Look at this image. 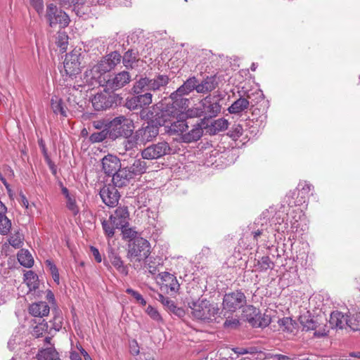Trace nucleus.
Wrapping results in <instances>:
<instances>
[{"label": "nucleus", "instance_id": "1", "mask_svg": "<svg viewBox=\"0 0 360 360\" xmlns=\"http://www.w3.org/2000/svg\"><path fill=\"white\" fill-rule=\"evenodd\" d=\"M192 317L196 320L210 323L216 320L219 313L217 304L207 299H198L188 303Z\"/></svg>", "mask_w": 360, "mask_h": 360}, {"label": "nucleus", "instance_id": "2", "mask_svg": "<svg viewBox=\"0 0 360 360\" xmlns=\"http://www.w3.org/2000/svg\"><path fill=\"white\" fill-rule=\"evenodd\" d=\"M169 82V78L166 75L158 74L153 78L146 76L141 77L136 80L131 88L133 93H141L142 91L155 92L161 91L167 86Z\"/></svg>", "mask_w": 360, "mask_h": 360}, {"label": "nucleus", "instance_id": "3", "mask_svg": "<svg viewBox=\"0 0 360 360\" xmlns=\"http://www.w3.org/2000/svg\"><path fill=\"white\" fill-rule=\"evenodd\" d=\"M108 130L109 139L115 141L120 137H125L131 136L132 134L133 122L124 116L121 115L113 118L108 122Z\"/></svg>", "mask_w": 360, "mask_h": 360}, {"label": "nucleus", "instance_id": "4", "mask_svg": "<svg viewBox=\"0 0 360 360\" xmlns=\"http://www.w3.org/2000/svg\"><path fill=\"white\" fill-rule=\"evenodd\" d=\"M131 81L130 72L125 70L117 73L110 74L108 77H101L99 85L105 88L106 91L114 92L120 90Z\"/></svg>", "mask_w": 360, "mask_h": 360}, {"label": "nucleus", "instance_id": "5", "mask_svg": "<svg viewBox=\"0 0 360 360\" xmlns=\"http://www.w3.org/2000/svg\"><path fill=\"white\" fill-rule=\"evenodd\" d=\"M299 321L302 326V330L307 332L314 330V335L316 338L324 337L329 333L328 326L321 322L318 316H311L309 311L301 315L299 318Z\"/></svg>", "mask_w": 360, "mask_h": 360}, {"label": "nucleus", "instance_id": "6", "mask_svg": "<svg viewBox=\"0 0 360 360\" xmlns=\"http://www.w3.org/2000/svg\"><path fill=\"white\" fill-rule=\"evenodd\" d=\"M127 248V257L131 262L134 258H137L139 262L146 259L150 254V243L142 237L130 241Z\"/></svg>", "mask_w": 360, "mask_h": 360}, {"label": "nucleus", "instance_id": "7", "mask_svg": "<svg viewBox=\"0 0 360 360\" xmlns=\"http://www.w3.org/2000/svg\"><path fill=\"white\" fill-rule=\"evenodd\" d=\"M122 98L120 95L113 94L111 91H106L96 94L91 99L92 105L95 110H105L117 105Z\"/></svg>", "mask_w": 360, "mask_h": 360}, {"label": "nucleus", "instance_id": "8", "mask_svg": "<svg viewBox=\"0 0 360 360\" xmlns=\"http://www.w3.org/2000/svg\"><path fill=\"white\" fill-rule=\"evenodd\" d=\"M223 98V95L220 92L217 91L212 95L209 94L200 101V105L202 108L203 111H205V115L208 118L214 117L220 113L221 110L220 101Z\"/></svg>", "mask_w": 360, "mask_h": 360}, {"label": "nucleus", "instance_id": "9", "mask_svg": "<svg viewBox=\"0 0 360 360\" xmlns=\"http://www.w3.org/2000/svg\"><path fill=\"white\" fill-rule=\"evenodd\" d=\"M160 124L154 123V121L148 122L137 129L135 132V139L139 141V146H144L147 143L153 141L159 134V128L161 127Z\"/></svg>", "mask_w": 360, "mask_h": 360}, {"label": "nucleus", "instance_id": "10", "mask_svg": "<svg viewBox=\"0 0 360 360\" xmlns=\"http://www.w3.org/2000/svg\"><path fill=\"white\" fill-rule=\"evenodd\" d=\"M247 300L241 290H235L226 293L223 298L224 309L229 311H236L246 305Z\"/></svg>", "mask_w": 360, "mask_h": 360}, {"label": "nucleus", "instance_id": "11", "mask_svg": "<svg viewBox=\"0 0 360 360\" xmlns=\"http://www.w3.org/2000/svg\"><path fill=\"white\" fill-rule=\"evenodd\" d=\"M171 147L166 141H160L152 144L141 150V157L146 160H156L160 158L171 152Z\"/></svg>", "mask_w": 360, "mask_h": 360}, {"label": "nucleus", "instance_id": "12", "mask_svg": "<svg viewBox=\"0 0 360 360\" xmlns=\"http://www.w3.org/2000/svg\"><path fill=\"white\" fill-rule=\"evenodd\" d=\"M46 17L51 27L58 25L59 28H63L70 22L69 16L53 4H49L46 8Z\"/></svg>", "mask_w": 360, "mask_h": 360}, {"label": "nucleus", "instance_id": "13", "mask_svg": "<svg viewBox=\"0 0 360 360\" xmlns=\"http://www.w3.org/2000/svg\"><path fill=\"white\" fill-rule=\"evenodd\" d=\"M63 67L67 75L72 77L81 72V54L79 51L74 50L66 54Z\"/></svg>", "mask_w": 360, "mask_h": 360}, {"label": "nucleus", "instance_id": "14", "mask_svg": "<svg viewBox=\"0 0 360 360\" xmlns=\"http://www.w3.org/2000/svg\"><path fill=\"white\" fill-rule=\"evenodd\" d=\"M46 300L51 304V307L46 305V316L49 313L50 309H51L53 314V323L50 321L51 323L50 330L53 329L55 331H58L62 327L63 318L61 316V311L57 307L54 295L51 290H46Z\"/></svg>", "mask_w": 360, "mask_h": 360}, {"label": "nucleus", "instance_id": "15", "mask_svg": "<svg viewBox=\"0 0 360 360\" xmlns=\"http://www.w3.org/2000/svg\"><path fill=\"white\" fill-rule=\"evenodd\" d=\"M243 311L244 319L255 328H264L271 323V316H264L262 321L257 322L255 317L258 316V309L252 305H245Z\"/></svg>", "mask_w": 360, "mask_h": 360}, {"label": "nucleus", "instance_id": "16", "mask_svg": "<svg viewBox=\"0 0 360 360\" xmlns=\"http://www.w3.org/2000/svg\"><path fill=\"white\" fill-rule=\"evenodd\" d=\"M189 125L192 127V129L188 132L186 131L181 136V139L184 143L195 142L202 137L203 128H205L207 126L206 117L201 119L195 124L190 122Z\"/></svg>", "mask_w": 360, "mask_h": 360}, {"label": "nucleus", "instance_id": "17", "mask_svg": "<svg viewBox=\"0 0 360 360\" xmlns=\"http://www.w3.org/2000/svg\"><path fill=\"white\" fill-rule=\"evenodd\" d=\"M99 195L103 202L108 207H114L118 204L120 198L117 189L112 185L104 186L100 191Z\"/></svg>", "mask_w": 360, "mask_h": 360}, {"label": "nucleus", "instance_id": "18", "mask_svg": "<svg viewBox=\"0 0 360 360\" xmlns=\"http://www.w3.org/2000/svg\"><path fill=\"white\" fill-rule=\"evenodd\" d=\"M106 254L108 259L111 262L112 265L121 274L124 275L128 274V268L124 264V262L119 254V250L115 249L108 243Z\"/></svg>", "mask_w": 360, "mask_h": 360}, {"label": "nucleus", "instance_id": "19", "mask_svg": "<svg viewBox=\"0 0 360 360\" xmlns=\"http://www.w3.org/2000/svg\"><path fill=\"white\" fill-rule=\"evenodd\" d=\"M190 121L186 119H180V114L177 116V121L170 124V125H165V133L169 135H183L189 127Z\"/></svg>", "mask_w": 360, "mask_h": 360}, {"label": "nucleus", "instance_id": "20", "mask_svg": "<svg viewBox=\"0 0 360 360\" xmlns=\"http://www.w3.org/2000/svg\"><path fill=\"white\" fill-rule=\"evenodd\" d=\"M101 162L104 173L108 176H112L122 167L120 160L116 155L111 154L105 155Z\"/></svg>", "mask_w": 360, "mask_h": 360}, {"label": "nucleus", "instance_id": "21", "mask_svg": "<svg viewBox=\"0 0 360 360\" xmlns=\"http://www.w3.org/2000/svg\"><path fill=\"white\" fill-rule=\"evenodd\" d=\"M110 218L117 229L129 226V213L127 207H118Z\"/></svg>", "mask_w": 360, "mask_h": 360}, {"label": "nucleus", "instance_id": "22", "mask_svg": "<svg viewBox=\"0 0 360 360\" xmlns=\"http://www.w3.org/2000/svg\"><path fill=\"white\" fill-rule=\"evenodd\" d=\"M218 86L215 75L207 76L200 82L197 79L196 92L198 94H208L214 90Z\"/></svg>", "mask_w": 360, "mask_h": 360}, {"label": "nucleus", "instance_id": "23", "mask_svg": "<svg viewBox=\"0 0 360 360\" xmlns=\"http://www.w3.org/2000/svg\"><path fill=\"white\" fill-rule=\"evenodd\" d=\"M112 186L115 188H122L127 186L131 178V174H129L125 167H120L117 172L112 175Z\"/></svg>", "mask_w": 360, "mask_h": 360}, {"label": "nucleus", "instance_id": "24", "mask_svg": "<svg viewBox=\"0 0 360 360\" xmlns=\"http://www.w3.org/2000/svg\"><path fill=\"white\" fill-rule=\"evenodd\" d=\"M139 51L136 49H130L122 56L121 61L127 70L136 68L139 66Z\"/></svg>", "mask_w": 360, "mask_h": 360}, {"label": "nucleus", "instance_id": "25", "mask_svg": "<svg viewBox=\"0 0 360 360\" xmlns=\"http://www.w3.org/2000/svg\"><path fill=\"white\" fill-rule=\"evenodd\" d=\"M197 78L195 76L188 77L182 85L172 93V97L176 98L179 96H187L193 91H196Z\"/></svg>", "mask_w": 360, "mask_h": 360}, {"label": "nucleus", "instance_id": "26", "mask_svg": "<svg viewBox=\"0 0 360 360\" xmlns=\"http://www.w3.org/2000/svg\"><path fill=\"white\" fill-rule=\"evenodd\" d=\"M112 70V69L110 68V66L102 58V59L92 68L91 72L92 77L97 79L98 82L99 83L100 77H108V75H110V74L107 73L110 72Z\"/></svg>", "mask_w": 360, "mask_h": 360}, {"label": "nucleus", "instance_id": "27", "mask_svg": "<svg viewBox=\"0 0 360 360\" xmlns=\"http://www.w3.org/2000/svg\"><path fill=\"white\" fill-rule=\"evenodd\" d=\"M51 108L56 115L68 116V107L61 98L53 96L51 100Z\"/></svg>", "mask_w": 360, "mask_h": 360}, {"label": "nucleus", "instance_id": "28", "mask_svg": "<svg viewBox=\"0 0 360 360\" xmlns=\"http://www.w3.org/2000/svg\"><path fill=\"white\" fill-rule=\"evenodd\" d=\"M349 317L345 316L342 312L333 311L330 314L329 328L342 329L345 325L347 326V320Z\"/></svg>", "mask_w": 360, "mask_h": 360}, {"label": "nucleus", "instance_id": "29", "mask_svg": "<svg viewBox=\"0 0 360 360\" xmlns=\"http://www.w3.org/2000/svg\"><path fill=\"white\" fill-rule=\"evenodd\" d=\"M249 98H250V95H248L247 98L240 97L237 99L230 107H229L228 111L229 113L239 114L247 110L250 104Z\"/></svg>", "mask_w": 360, "mask_h": 360}, {"label": "nucleus", "instance_id": "30", "mask_svg": "<svg viewBox=\"0 0 360 360\" xmlns=\"http://www.w3.org/2000/svg\"><path fill=\"white\" fill-rule=\"evenodd\" d=\"M125 167L127 168L129 174H131L132 179H134L136 176H139L145 173L147 169L146 162L141 159L135 160L132 165Z\"/></svg>", "mask_w": 360, "mask_h": 360}, {"label": "nucleus", "instance_id": "31", "mask_svg": "<svg viewBox=\"0 0 360 360\" xmlns=\"http://www.w3.org/2000/svg\"><path fill=\"white\" fill-rule=\"evenodd\" d=\"M29 311L34 317V320L44 321L45 302H39L33 303L30 306Z\"/></svg>", "mask_w": 360, "mask_h": 360}, {"label": "nucleus", "instance_id": "32", "mask_svg": "<svg viewBox=\"0 0 360 360\" xmlns=\"http://www.w3.org/2000/svg\"><path fill=\"white\" fill-rule=\"evenodd\" d=\"M160 278L166 283V285L172 291H177L179 288V284L176 278L169 272H162L159 274Z\"/></svg>", "mask_w": 360, "mask_h": 360}, {"label": "nucleus", "instance_id": "33", "mask_svg": "<svg viewBox=\"0 0 360 360\" xmlns=\"http://www.w3.org/2000/svg\"><path fill=\"white\" fill-rule=\"evenodd\" d=\"M18 259L22 266L27 268L31 267L34 264V259L27 250H20L18 253Z\"/></svg>", "mask_w": 360, "mask_h": 360}, {"label": "nucleus", "instance_id": "34", "mask_svg": "<svg viewBox=\"0 0 360 360\" xmlns=\"http://www.w3.org/2000/svg\"><path fill=\"white\" fill-rule=\"evenodd\" d=\"M138 101L140 108L148 106L153 102V94L148 91H142L141 93H134Z\"/></svg>", "mask_w": 360, "mask_h": 360}, {"label": "nucleus", "instance_id": "35", "mask_svg": "<svg viewBox=\"0 0 360 360\" xmlns=\"http://www.w3.org/2000/svg\"><path fill=\"white\" fill-rule=\"evenodd\" d=\"M101 225L103 233L106 238L108 239L112 238L115 235V229H117L116 228L115 224L112 223V221L110 219V218L109 217L108 219H102Z\"/></svg>", "mask_w": 360, "mask_h": 360}, {"label": "nucleus", "instance_id": "36", "mask_svg": "<svg viewBox=\"0 0 360 360\" xmlns=\"http://www.w3.org/2000/svg\"><path fill=\"white\" fill-rule=\"evenodd\" d=\"M79 87H81V86H78V87L74 86L68 89L67 92L69 96L67 98V102L70 106L75 107L76 105L79 104L77 97L78 96H80L82 93V91L79 89Z\"/></svg>", "mask_w": 360, "mask_h": 360}, {"label": "nucleus", "instance_id": "37", "mask_svg": "<svg viewBox=\"0 0 360 360\" xmlns=\"http://www.w3.org/2000/svg\"><path fill=\"white\" fill-rule=\"evenodd\" d=\"M103 58L113 70L118 64L120 63L122 55L118 51H114L103 57Z\"/></svg>", "mask_w": 360, "mask_h": 360}, {"label": "nucleus", "instance_id": "38", "mask_svg": "<svg viewBox=\"0 0 360 360\" xmlns=\"http://www.w3.org/2000/svg\"><path fill=\"white\" fill-rule=\"evenodd\" d=\"M56 44H57L58 47L60 48V51L62 53L67 51L68 45V36L65 32L59 30L57 32V36L56 37Z\"/></svg>", "mask_w": 360, "mask_h": 360}, {"label": "nucleus", "instance_id": "39", "mask_svg": "<svg viewBox=\"0 0 360 360\" xmlns=\"http://www.w3.org/2000/svg\"><path fill=\"white\" fill-rule=\"evenodd\" d=\"M229 127V122L224 118H219L214 120L210 127V131L213 134H217L226 130Z\"/></svg>", "mask_w": 360, "mask_h": 360}, {"label": "nucleus", "instance_id": "40", "mask_svg": "<svg viewBox=\"0 0 360 360\" xmlns=\"http://www.w3.org/2000/svg\"><path fill=\"white\" fill-rule=\"evenodd\" d=\"M255 265L258 266L259 271H266L268 269H273L274 267V263L269 256L262 257L257 260Z\"/></svg>", "mask_w": 360, "mask_h": 360}, {"label": "nucleus", "instance_id": "41", "mask_svg": "<svg viewBox=\"0 0 360 360\" xmlns=\"http://www.w3.org/2000/svg\"><path fill=\"white\" fill-rule=\"evenodd\" d=\"M107 139H109V136L108 130L105 129L92 133L89 137V141L91 143H96L103 142Z\"/></svg>", "mask_w": 360, "mask_h": 360}, {"label": "nucleus", "instance_id": "42", "mask_svg": "<svg viewBox=\"0 0 360 360\" xmlns=\"http://www.w3.org/2000/svg\"><path fill=\"white\" fill-rule=\"evenodd\" d=\"M46 360H60L53 344L51 342V338L48 337H46Z\"/></svg>", "mask_w": 360, "mask_h": 360}, {"label": "nucleus", "instance_id": "43", "mask_svg": "<svg viewBox=\"0 0 360 360\" xmlns=\"http://www.w3.org/2000/svg\"><path fill=\"white\" fill-rule=\"evenodd\" d=\"M11 229V222L6 216V213L0 212V233L6 235Z\"/></svg>", "mask_w": 360, "mask_h": 360}, {"label": "nucleus", "instance_id": "44", "mask_svg": "<svg viewBox=\"0 0 360 360\" xmlns=\"http://www.w3.org/2000/svg\"><path fill=\"white\" fill-rule=\"evenodd\" d=\"M202 108L189 109L185 113H180V119L185 118L188 120L189 118L200 117L205 114Z\"/></svg>", "mask_w": 360, "mask_h": 360}, {"label": "nucleus", "instance_id": "45", "mask_svg": "<svg viewBox=\"0 0 360 360\" xmlns=\"http://www.w3.org/2000/svg\"><path fill=\"white\" fill-rule=\"evenodd\" d=\"M122 230V239L125 240L133 241L135 238H139L138 232L132 228L124 226L120 229Z\"/></svg>", "mask_w": 360, "mask_h": 360}, {"label": "nucleus", "instance_id": "46", "mask_svg": "<svg viewBox=\"0 0 360 360\" xmlns=\"http://www.w3.org/2000/svg\"><path fill=\"white\" fill-rule=\"evenodd\" d=\"M347 326L353 331H360V313L349 316Z\"/></svg>", "mask_w": 360, "mask_h": 360}, {"label": "nucleus", "instance_id": "47", "mask_svg": "<svg viewBox=\"0 0 360 360\" xmlns=\"http://www.w3.org/2000/svg\"><path fill=\"white\" fill-rule=\"evenodd\" d=\"M37 278L32 271H28L24 274V281L29 287L30 290L35 289L37 286Z\"/></svg>", "mask_w": 360, "mask_h": 360}, {"label": "nucleus", "instance_id": "48", "mask_svg": "<svg viewBox=\"0 0 360 360\" xmlns=\"http://www.w3.org/2000/svg\"><path fill=\"white\" fill-rule=\"evenodd\" d=\"M46 267H49L53 281L58 285L60 283V276L58 269L56 264L51 261L46 259Z\"/></svg>", "mask_w": 360, "mask_h": 360}, {"label": "nucleus", "instance_id": "49", "mask_svg": "<svg viewBox=\"0 0 360 360\" xmlns=\"http://www.w3.org/2000/svg\"><path fill=\"white\" fill-rule=\"evenodd\" d=\"M66 207L74 216H76L79 213V208L77 205L76 200L74 195H72L66 198Z\"/></svg>", "mask_w": 360, "mask_h": 360}, {"label": "nucleus", "instance_id": "50", "mask_svg": "<svg viewBox=\"0 0 360 360\" xmlns=\"http://www.w3.org/2000/svg\"><path fill=\"white\" fill-rule=\"evenodd\" d=\"M123 145L124 146L125 150H131L134 148H137L139 146V141H136L135 139V134H131L128 136L127 139H125L123 142Z\"/></svg>", "mask_w": 360, "mask_h": 360}, {"label": "nucleus", "instance_id": "51", "mask_svg": "<svg viewBox=\"0 0 360 360\" xmlns=\"http://www.w3.org/2000/svg\"><path fill=\"white\" fill-rule=\"evenodd\" d=\"M313 188L314 187L311 184L307 183V181H300L297 188L299 191V195H301V197L304 198L306 195L309 194Z\"/></svg>", "mask_w": 360, "mask_h": 360}, {"label": "nucleus", "instance_id": "52", "mask_svg": "<svg viewBox=\"0 0 360 360\" xmlns=\"http://www.w3.org/2000/svg\"><path fill=\"white\" fill-rule=\"evenodd\" d=\"M34 321L37 325L33 328L32 335L36 338L41 337L45 331V324L42 321L34 320Z\"/></svg>", "mask_w": 360, "mask_h": 360}, {"label": "nucleus", "instance_id": "53", "mask_svg": "<svg viewBox=\"0 0 360 360\" xmlns=\"http://www.w3.org/2000/svg\"><path fill=\"white\" fill-rule=\"evenodd\" d=\"M184 96H176V98L172 97V93L170 95V98L173 101V104L181 108H186L188 106L189 100L188 98H184Z\"/></svg>", "mask_w": 360, "mask_h": 360}, {"label": "nucleus", "instance_id": "54", "mask_svg": "<svg viewBox=\"0 0 360 360\" xmlns=\"http://www.w3.org/2000/svg\"><path fill=\"white\" fill-rule=\"evenodd\" d=\"M60 4L66 8L74 6V10L77 11V14L79 15V4L78 0H58Z\"/></svg>", "mask_w": 360, "mask_h": 360}, {"label": "nucleus", "instance_id": "55", "mask_svg": "<svg viewBox=\"0 0 360 360\" xmlns=\"http://www.w3.org/2000/svg\"><path fill=\"white\" fill-rule=\"evenodd\" d=\"M124 106L130 110H135L141 109L138 103V101L136 96L134 94L133 96L127 98L126 99Z\"/></svg>", "mask_w": 360, "mask_h": 360}, {"label": "nucleus", "instance_id": "56", "mask_svg": "<svg viewBox=\"0 0 360 360\" xmlns=\"http://www.w3.org/2000/svg\"><path fill=\"white\" fill-rule=\"evenodd\" d=\"M243 132V127L238 124H234L231 129L229 131L228 134L230 137H231L233 139H236L242 136Z\"/></svg>", "mask_w": 360, "mask_h": 360}, {"label": "nucleus", "instance_id": "57", "mask_svg": "<svg viewBox=\"0 0 360 360\" xmlns=\"http://www.w3.org/2000/svg\"><path fill=\"white\" fill-rule=\"evenodd\" d=\"M126 292L127 294L131 295L136 300V301L141 305H142V306L146 305V301L144 300L143 296L137 291H136L131 288H127L126 290Z\"/></svg>", "mask_w": 360, "mask_h": 360}, {"label": "nucleus", "instance_id": "58", "mask_svg": "<svg viewBox=\"0 0 360 360\" xmlns=\"http://www.w3.org/2000/svg\"><path fill=\"white\" fill-rule=\"evenodd\" d=\"M30 5L37 11L39 16L43 15L44 1L43 0H30Z\"/></svg>", "mask_w": 360, "mask_h": 360}, {"label": "nucleus", "instance_id": "59", "mask_svg": "<svg viewBox=\"0 0 360 360\" xmlns=\"http://www.w3.org/2000/svg\"><path fill=\"white\" fill-rule=\"evenodd\" d=\"M278 323L283 330H291L292 319L290 318L285 317L282 319H279Z\"/></svg>", "mask_w": 360, "mask_h": 360}, {"label": "nucleus", "instance_id": "60", "mask_svg": "<svg viewBox=\"0 0 360 360\" xmlns=\"http://www.w3.org/2000/svg\"><path fill=\"white\" fill-rule=\"evenodd\" d=\"M146 312L150 316V317L153 320L157 321L162 320L161 316L158 311V310L155 308L153 307L152 306L149 305L147 307Z\"/></svg>", "mask_w": 360, "mask_h": 360}, {"label": "nucleus", "instance_id": "61", "mask_svg": "<svg viewBox=\"0 0 360 360\" xmlns=\"http://www.w3.org/2000/svg\"><path fill=\"white\" fill-rule=\"evenodd\" d=\"M108 122L109 121L104 120H95L91 122V124L95 129L101 131L103 129H105L108 127Z\"/></svg>", "mask_w": 360, "mask_h": 360}, {"label": "nucleus", "instance_id": "62", "mask_svg": "<svg viewBox=\"0 0 360 360\" xmlns=\"http://www.w3.org/2000/svg\"><path fill=\"white\" fill-rule=\"evenodd\" d=\"M239 321L237 319H227L224 323L225 328H236L239 326Z\"/></svg>", "mask_w": 360, "mask_h": 360}, {"label": "nucleus", "instance_id": "63", "mask_svg": "<svg viewBox=\"0 0 360 360\" xmlns=\"http://www.w3.org/2000/svg\"><path fill=\"white\" fill-rule=\"evenodd\" d=\"M90 251L93 256L94 257L95 260L98 263H101L102 262V257L99 252V250L98 248H95L94 246L90 247Z\"/></svg>", "mask_w": 360, "mask_h": 360}, {"label": "nucleus", "instance_id": "64", "mask_svg": "<svg viewBox=\"0 0 360 360\" xmlns=\"http://www.w3.org/2000/svg\"><path fill=\"white\" fill-rule=\"evenodd\" d=\"M169 312L174 314L178 317H183L185 315V311L182 308L176 307L175 304Z\"/></svg>", "mask_w": 360, "mask_h": 360}]
</instances>
